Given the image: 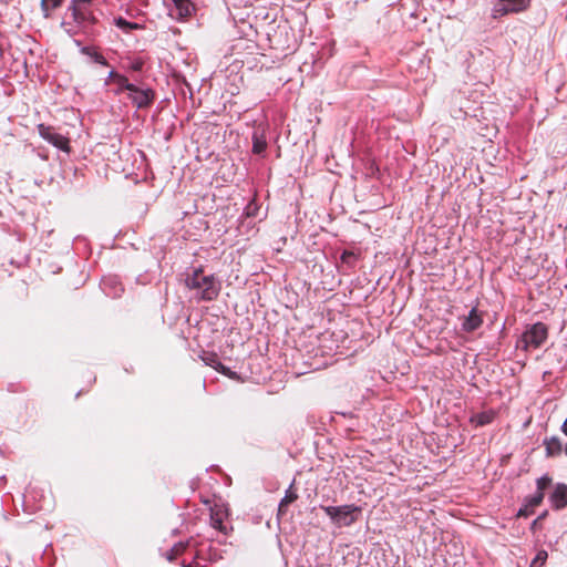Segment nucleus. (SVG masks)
<instances>
[{
    "label": "nucleus",
    "instance_id": "f257e3e1",
    "mask_svg": "<svg viewBox=\"0 0 567 567\" xmlns=\"http://www.w3.org/2000/svg\"><path fill=\"white\" fill-rule=\"evenodd\" d=\"M186 287L194 291L197 300H215L221 289L220 282L214 275H206L202 268L194 269L185 278Z\"/></svg>",
    "mask_w": 567,
    "mask_h": 567
},
{
    "label": "nucleus",
    "instance_id": "f03ea898",
    "mask_svg": "<svg viewBox=\"0 0 567 567\" xmlns=\"http://www.w3.org/2000/svg\"><path fill=\"white\" fill-rule=\"evenodd\" d=\"M321 508L338 526L352 525L358 519V515L361 513V507L354 504L342 506H322Z\"/></svg>",
    "mask_w": 567,
    "mask_h": 567
},
{
    "label": "nucleus",
    "instance_id": "7ed1b4c3",
    "mask_svg": "<svg viewBox=\"0 0 567 567\" xmlns=\"http://www.w3.org/2000/svg\"><path fill=\"white\" fill-rule=\"evenodd\" d=\"M548 336V329L546 324L543 322H537L533 326H530L526 331L522 334L518 347H520L524 350L528 349H537L539 348Z\"/></svg>",
    "mask_w": 567,
    "mask_h": 567
},
{
    "label": "nucleus",
    "instance_id": "20e7f679",
    "mask_svg": "<svg viewBox=\"0 0 567 567\" xmlns=\"http://www.w3.org/2000/svg\"><path fill=\"white\" fill-rule=\"evenodd\" d=\"M93 0H72L69 10L72 12L73 20L78 24L82 23H95L96 18L94 17Z\"/></svg>",
    "mask_w": 567,
    "mask_h": 567
},
{
    "label": "nucleus",
    "instance_id": "39448f33",
    "mask_svg": "<svg viewBox=\"0 0 567 567\" xmlns=\"http://www.w3.org/2000/svg\"><path fill=\"white\" fill-rule=\"evenodd\" d=\"M529 4V0H497L492 9V17L498 19L508 13L520 12Z\"/></svg>",
    "mask_w": 567,
    "mask_h": 567
},
{
    "label": "nucleus",
    "instance_id": "423d86ee",
    "mask_svg": "<svg viewBox=\"0 0 567 567\" xmlns=\"http://www.w3.org/2000/svg\"><path fill=\"white\" fill-rule=\"evenodd\" d=\"M37 128H38L39 135L43 140H45L47 142H49L50 144H52L53 146H55L56 148H59L61 151H64V152L70 151L69 140L64 135L54 132V130L51 126H48L44 124H39L37 126Z\"/></svg>",
    "mask_w": 567,
    "mask_h": 567
},
{
    "label": "nucleus",
    "instance_id": "0eeeda50",
    "mask_svg": "<svg viewBox=\"0 0 567 567\" xmlns=\"http://www.w3.org/2000/svg\"><path fill=\"white\" fill-rule=\"evenodd\" d=\"M128 99L138 109L147 107L154 100V92L151 89H141L133 84L128 91Z\"/></svg>",
    "mask_w": 567,
    "mask_h": 567
},
{
    "label": "nucleus",
    "instance_id": "6e6552de",
    "mask_svg": "<svg viewBox=\"0 0 567 567\" xmlns=\"http://www.w3.org/2000/svg\"><path fill=\"white\" fill-rule=\"evenodd\" d=\"M549 501L551 506L556 509H561L567 506V485L557 484L549 497Z\"/></svg>",
    "mask_w": 567,
    "mask_h": 567
},
{
    "label": "nucleus",
    "instance_id": "1a4fd4ad",
    "mask_svg": "<svg viewBox=\"0 0 567 567\" xmlns=\"http://www.w3.org/2000/svg\"><path fill=\"white\" fill-rule=\"evenodd\" d=\"M227 517V512L223 506H214L210 509V524L212 526L226 534V526L224 525V519Z\"/></svg>",
    "mask_w": 567,
    "mask_h": 567
},
{
    "label": "nucleus",
    "instance_id": "9d476101",
    "mask_svg": "<svg viewBox=\"0 0 567 567\" xmlns=\"http://www.w3.org/2000/svg\"><path fill=\"white\" fill-rule=\"evenodd\" d=\"M483 323V319L481 315L477 312L476 308H472L468 316H466L462 323V329L465 332H473L477 330Z\"/></svg>",
    "mask_w": 567,
    "mask_h": 567
},
{
    "label": "nucleus",
    "instance_id": "9b49d317",
    "mask_svg": "<svg viewBox=\"0 0 567 567\" xmlns=\"http://www.w3.org/2000/svg\"><path fill=\"white\" fill-rule=\"evenodd\" d=\"M174 3V9L171 16L177 19L186 18L190 14L192 3L189 0H171Z\"/></svg>",
    "mask_w": 567,
    "mask_h": 567
},
{
    "label": "nucleus",
    "instance_id": "f8f14e48",
    "mask_svg": "<svg viewBox=\"0 0 567 567\" xmlns=\"http://www.w3.org/2000/svg\"><path fill=\"white\" fill-rule=\"evenodd\" d=\"M544 446L546 450V456L553 457L561 453L563 444L557 436H551L544 440Z\"/></svg>",
    "mask_w": 567,
    "mask_h": 567
},
{
    "label": "nucleus",
    "instance_id": "ddd939ff",
    "mask_svg": "<svg viewBox=\"0 0 567 567\" xmlns=\"http://www.w3.org/2000/svg\"><path fill=\"white\" fill-rule=\"evenodd\" d=\"M267 148V141L262 133H259L258 131L254 132L252 134V152L255 154H261Z\"/></svg>",
    "mask_w": 567,
    "mask_h": 567
},
{
    "label": "nucleus",
    "instance_id": "4468645a",
    "mask_svg": "<svg viewBox=\"0 0 567 567\" xmlns=\"http://www.w3.org/2000/svg\"><path fill=\"white\" fill-rule=\"evenodd\" d=\"M495 417V413L493 411H484L477 413L471 417V422L476 426H483L489 424Z\"/></svg>",
    "mask_w": 567,
    "mask_h": 567
},
{
    "label": "nucleus",
    "instance_id": "2eb2a0df",
    "mask_svg": "<svg viewBox=\"0 0 567 567\" xmlns=\"http://www.w3.org/2000/svg\"><path fill=\"white\" fill-rule=\"evenodd\" d=\"M63 0H41V11L45 19L51 17L53 10L62 4Z\"/></svg>",
    "mask_w": 567,
    "mask_h": 567
},
{
    "label": "nucleus",
    "instance_id": "dca6fc26",
    "mask_svg": "<svg viewBox=\"0 0 567 567\" xmlns=\"http://www.w3.org/2000/svg\"><path fill=\"white\" fill-rule=\"evenodd\" d=\"M81 52L83 54L90 56L95 63H99V64L104 65V66L107 65L106 59L100 52H97L96 50H94V49H92L90 47H83L81 49Z\"/></svg>",
    "mask_w": 567,
    "mask_h": 567
},
{
    "label": "nucleus",
    "instance_id": "f3484780",
    "mask_svg": "<svg viewBox=\"0 0 567 567\" xmlns=\"http://www.w3.org/2000/svg\"><path fill=\"white\" fill-rule=\"evenodd\" d=\"M114 24L126 33H128L132 30H137L142 28L138 23L130 22L122 17L115 18Z\"/></svg>",
    "mask_w": 567,
    "mask_h": 567
},
{
    "label": "nucleus",
    "instance_id": "a211bd4d",
    "mask_svg": "<svg viewBox=\"0 0 567 567\" xmlns=\"http://www.w3.org/2000/svg\"><path fill=\"white\" fill-rule=\"evenodd\" d=\"M206 363L213 367L215 370L221 372L223 374L230 375V370L226 368L220 361H218L216 355H212L206 361Z\"/></svg>",
    "mask_w": 567,
    "mask_h": 567
},
{
    "label": "nucleus",
    "instance_id": "6ab92c4d",
    "mask_svg": "<svg viewBox=\"0 0 567 567\" xmlns=\"http://www.w3.org/2000/svg\"><path fill=\"white\" fill-rule=\"evenodd\" d=\"M117 89L115 90L116 94L122 93L123 91H130L133 90V84L128 82L127 78L122 75L117 76V80L115 81Z\"/></svg>",
    "mask_w": 567,
    "mask_h": 567
},
{
    "label": "nucleus",
    "instance_id": "aec40b11",
    "mask_svg": "<svg viewBox=\"0 0 567 567\" xmlns=\"http://www.w3.org/2000/svg\"><path fill=\"white\" fill-rule=\"evenodd\" d=\"M260 206L256 203L255 199H251L244 210V216L247 218L257 217L259 213Z\"/></svg>",
    "mask_w": 567,
    "mask_h": 567
},
{
    "label": "nucleus",
    "instance_id": "412c9836",
    "mask_svg": "<svg viewBox=\"0 0 567 567\" xmlns=\"http://www.w3.org/2000/svg\"><path fill=\"white\" fill-rule=\"evenodd\" d=\"M544 499V493L536 492L534 495L527 497L525 499V503L527 506H530V508H535L536 506L540 505Z\"/></svg>",
    "mask_w": 567,
    "mask_h": 567
},
{
    "label": "nucleus",
    "instance_id": "4be33fe9",
    "mask_svg": "<svg viewBox=\"0 0 567 567\" xmlns=\"http://www.w3.org/2000/svg\"><path fill=\"white\" fill-rule=\"evenodd\" d=\"M548 554L546 550H539L535 558L532 560L530 567H542L547 560Z\"/></svg>",
    "mask_w": 567,
    "mask_h": 567
},
{
    "label": "nucleus",
    "instance_id": "5701e85b",
    "mask_svg": "<svg viewBox=\"0 0 567 567\" xmlns=\"http://www.w3.org/2000/svg\"><path fill=\"white\" fill-rule=\"evenodd\" d=\"M551 484V477L548 476V475H543L542 477H539L537 481H536V486H537V491L536 492H542L544 493V491L549 487V485Z\"/></svg>",
    "mask_w": 567,
    "mask_h": 567
},
{
    "label": "nucleus",
    "instance_id": "b1692460",
    "mask_svg": "<svg viewBox=\"0 0 567 567\" xmlns=\"http://www.w3.org/2000/svg\"><path fill=\"white\" fill-rule=\"evenodd\" d=\"M297 499V494L290 489H288L286 492V495L285 497L281 499L280 504H279V507L282 508L284 506L292 503L293 501Z\"/></svg>",
    "mask_w": 567,
    "mask_h": 567
},
{
    "label": "nucleus",
    "instance_id": "393cba45",
    "mask_svg": "<svg viewBox=\"0 0 567 567\" xmlns=\"http://www.w3.org/2000/svg\"><path fill=\"white\" fill-rule=\"evenodd\" d=\"M341 260L344 264L352 265L357 260V255L353 251L344 250Z\"/></svg>",
    "mask_w": 567,
    "mask_h": 567
},
{
    "label": "nucleus",
    "instance_id": "a878e982",
    "mask_svg": "<svg viewBox=\"0 0 567 567\" xmlns=\"http://www.w3.org/2000/svg\"><path fill=\"white\" fill-rule=\"evenodd\" d=\"M533 509L534 508H530V506H527V504L524 503V505L518 509L517 516L518 517H527L530 514H533Z\"/></svg>",
    "mask_w": 567,
    "mask_h": 567
},
{
    "label": "nucleus",
    "instance_id": "bb28decb",
    "mask_svg": "<svg viewBox=\"0 0 567 567\" xmlns=\"http://www.w3.org/2000/svg\"><path fill=\"white\" fill-rule=\"evenodd\" d=\"M186 548V544L184 543H177L175 544L173 547H172V551H174V554H177V555H181Z\"/></svg>",
    "mask_w": 567,
    "mask_h": 567
},
{
    "label": "nucleus",
    "instance_id": "cd10ccee",
    "mask_svg": "<svg viewBox=\"0 0 567 567\" xmlns=\"http://www.w3.org/2000/svg\"><path fill=\"white\" fill-rule=\"evenodd\" d=\"M117 76H121V74L115 72V71H113V70L110 71L105 83L109 84L110 81L115 82L117 80Z\"/></svg>",
    "mask_w": 567,
    "mask_h": 567
},
{
    "label": "nucleus",
    "instance_id": "c85d7f7f",
    "mask_svg": "<svg viewBox=\"0 0 567 567\" xmlns=\"http://www.w3.org/2000/svg\"><path fill=\"white\" fill-rule=\"evenodd\" d=\"M178 555L177 554H174V551H172V549L167 553L166 555V558L168 560H174Z\"/></svg>",
    "mask_w": 567,
    "mask_h": 567
},
{
    "label": "nucleus",
    "instance_id": "c756f323",
    "mask_svg": "<svg viewBox=\"0 0 567 567\" xmlns=\"http://www.w3.org/2000/svg\"><path fill=\"white\" fill-rule=\"evenodd\" d=\"M142 69V63L141 62H136L133 64V70L135 71H140Z\"/></svg>",
    "mask_w": 567,
    "mask_h": 567
},
{
    "label": "nucleus",
    "instance_id": "7c9ffc66",
    "mask_svg": "<svg viewBox=\"0 0 567 567\" xmlns=\"http://www.w3.org/2000/svg\"><path fill=\"white\" fill-rule=\"evenodd\" d=\"M561 431L565 435H567V419L565 420V422L563 423L561 425Z\"/></svg>",
    "mask_w": 567,
    "mask_h": 567
},
{
    "label": "nucleus",
    "instance_id": "2f4dec72",
    "mask_svg": "<svg viewBox=\"0 0 567 567\" xmlns=\"http://www.w3.org/2000/svg\"><path fill=\"white\" fill-rule=\"evenodd\" d=\"M538 519L536 518L533 523H532V529H535L537 524H538Z\"/></svg>",
    "mask_w": 567,
    "mask_h": 567
},
{
    "label": "nucleus",
    "instance_id": "473e14b6",
    "mask_svg": "<svg viewBox=\"0 0 567 567\" xmlns=\"http://www.w3.org/2000/svg\"><path fill=\"white\" fill-rule=\"evenodd\" d=\"M547 515V512H544L542 515L537 517L538 520L543 519Z\"/></svg>",
    "mask_w": 567,
    "mask_h": 567
}]
</instances>
